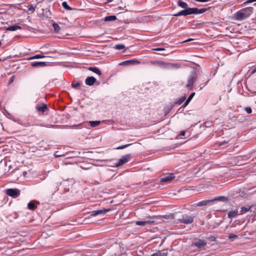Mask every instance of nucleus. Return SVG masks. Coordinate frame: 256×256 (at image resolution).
Instances as JSON below:
<instances>
[{
	"instance_id": "nucleus-45",
	"label": "nucleus",
	"mask_w": 256,
	"mask_h": 256,
	"mask_svg": "<svg viewBox=\"0 0 256 256\" xmlns=\"http://www.w3.org/2000/svg\"><path fill=\"white\" fill-rule=\"evenodd\" d=\"M192 40V39H188V40H186L184 41V42H189V41H190V40Z\"/></svg>"
},
{
	"instance_id": "nucleus-41",
	"label": "nucleus",
	"mask_w": 256,
	"mask_h": 256,
	"mask_svg": "<svg viewBox=\"0 0 256 256\" xmlns=\"http://www.w3.org/2000/svg\"><path fill=\"white\" fill-rule=\"evenodd\" d=\"M254 2L253 0H248L246 1L247 3H250V2Z\"/></svg>"
},
{
	"instance_id": "nucleus-28",
	"label": "nucleus",
	"mask_w": 256,
	"mask_h": 256,
	"mask_svg": "<svg viewBox=\"0 0 256 256\" xmlns=\"http://www.w3.org/2000/svg\"><path fill=\"white\" fill-rule=\"evenodd\" d=\"M194 93H192L190 94V95L189 96L186 102H185L184 106H186L190 102L193 96L194 95Z\"/></svg>"
},
{
	"instance_id": "nucleus-6",
	"label": "nucleus",
	"mask_w": 256,
	"mask_h": 256,
	"mask_svg": "<svg viewBox=\"0 0 256 256\" xmlns=\"http://www.w3.org/2000/svg\"><path fill=\"white\" fill-rule=\"evenodd\" d=\"M196 77L195 74H191L188 80V84L186 85V87L190 90L192 88V86L196 80Z\"/></svg>"
},
{
	"instance_id": "nucleus-44",
	"label": "nucleus",
	"mask_w": 256,
	"mask_h": 256,
	"mask_svg": "<svg viewBox=\"0 0 256 256\" xmlns=\"http://www.w3.org/2000/svg\"><path fill=\"white\" fill-rule=\"evenodd\" d=\"M113 0H107L106 3H109L112 2Z\"/></svg>"
},
{
	"instance_id": "nucleus-26",
	"label": "nucleus",
	"mask_w": 256,
	"mask_h": 256,
	"mask_svg": "<svg viewBox=\"0 0 256 256\" xmlns=\"http://www.w3.org/2000/svg\"><path fill=\"white\" fill-rule=\"evenodd\" d=\"M62 6L66 10H72V8L70 7L67 4L66 2H62Z\"/></svg>"
},
{
	"instance_id": "nucleus-47",
	"label": "nucleus",
	"mask_w": 256,
	"mask_h": 256,
	"mask_svg": "<svg viewBox=\"0 0 256 256\" xmlns=\"http://www.w3.org/2000/svg\"><path fill=\"white\" fill-rule=\"evenodd\" d=\"M255 69H256V68Z\"/></svg>"
},
{
	"instance_id": "nucleus-36",
	"label": "nucleus",
	"mask_w": 256,
	"mask_h": 256,
	"mask_svg": "<svg viewBox=\"0 0 256 256\" xmlns=\"http://www.w3.org/2000/svg\"><path fill=\"white\" fill-rule=\"evenodd\" d=\"M152 50H156V51H162L164 50L165 49L164 48H153L152 49Z\"/></svg>"
},
{
	"instance_id": "nucleus-13",
	"label": "nucleus",
	"mask_w": 256,
	"mask_h": 256,
	"mask_svg": "<svg viewBox=\"0 0 256 256\" xmlns=\"http://www.w3.org/2000/svg\"><path fill=\"white\" fill-rule=\"evenodd\" d=\"M31 66L33 67H44L46 66L45 62H34L31 64Z\"/></svg>"
},
{
	"instance_id": "nucleus-29",
	"label": "nucleus",
	"mask_w": 256,
	"mask_h": 256,
	"mask_svg": "<svg viewBox=\"0 0 256 256\" xmlns=\"http://www.w3.org/2000/svg\"><path fill=\"white\" fill-rule=\"evenodd\" d=\"M125 48V46L123 44H118L114 46V48L118 50H122Z\"/></svg>"
},
{
	"instance_id": "nucleus-40",
	"label": "nucleus",
	"mask_w": 256,
	"mask_h": 256,
	"mask_svg": "<svg viewBox=\"0 0 256 256\" xmlns=\"http://www.w3.org/2000/svg\"><path fill=\"white\" fill-rule=\"evenodd\" d=\"M185 133H186V132L185 131H182L180 134V136H184L185 135Z\"/></svg>"
},
{
	"instance_id": "nucleus-8",
	"label": "nucleus",
	"mask_w": 256,
	"mask_h": 256,
	"mask_svg": "<svg viewBox=\"0 0 256 256\" xmlns=\"http://www.w3.org/2000/svg\"><path fill=\"white\" fill-rule=\"evenodd\" d=\"M110 210L109 208H104L102 210H93L90 212V216H96L99 215V214H104L107 212H108Z\"/></svg>"
},
{
	"instance_id": "nucleus-34",
	"label": "nucleus",
	"mask_w": 256,
	"mask_h": 256,
	"mask_svg": "<svg viewBox=\"0 0 256 256\" xmlns=\"http://www.w3.org/2000/svg\"><path fill=\"white\" fill-rule=\"evenodd\" d=\"M130 144H126V145H124V146H122L118 147L117 148V149H118V150L123 149V148H124L128 147V146H130Z\"/></svg>"
},
{
	"instance_id": "nucleus-2",
	"label": "nucleus",
	"mask_w": 256,
	"mask_h": 256,
	"mask_svg": "<svg viewBox=\"0 0 256 256\" xmlns=\"http://www.w3.org/2000/svg\"><path fill=\"white\" fill-rule=\"evenodd\" d=\"M252 12V7H248L238 11L235 15L236 18L238 20H242L248 17Z\"/></svg>"
},
{
	"instance_id": "nucleus-39",
	"label": "nucleus",
	"mask_w": 256,
	"mask_h": 256,
	"mask_svg": "<svg viewBox=\"0 0 256 256\" xmlns=\"http://www.w3.org/2000/svg\"><path fill=\"white\" fill-rule=\"evenodd\" d=\"M14 76H12L11 77V78H10V83H12V82H13V81H14Z\"/></svg>"
},
{
	"instance_id": "nucleus-25",
	"label": "nucleus",
	"mask_w": 256,
	"mask_h": 256,
	"mask_svg": "<svg viewBox=\"0 0 256 256\" xmlns=\"http://www.w3.org/2000/svg\"><path fill=\"white\" fill-rule=\"evenodd\" d=\"M45 57L46 56L43 55L36 54L33 56L30 57V58H28V60H34V59H38V58H45Z\"/></svg>"
},
{
	"instance_id": "nucleus-4",
	"label": "nucleus",
	"mask_w": 256,
	"mask_h": 256,
	"mask_svg": "<svg viewBox=\"0 0 256 256\" xmlns=\"http://www.w3.org/2000/svg\"><path fill=\"white\" fill-rule=\"evenodd\" d=\"M6 194L14 198L18 197L20 194V190L16 188H9L6 190Z\"/></svg>"
},
{
	"instance_id": "nucleus-9",
	"label": "nucleus",
	"mask_w": 256,
	"mask_h": 256,
	"mask_svg": "<svg viewBox=\"0 0 256 256\" xmlns=\"http://www.w3.org/2000/svg\"><path fill=\"white\" fill-rule=\"evenodd\" d=\"M175 178V176L172 174H168L165 175L160 179V182H168L173 180Z\"/></svg>"
},
{
	"instance_id": "nucleus-35",
	"label": "nucleus",
	"mask_w": 256,
	"mask_h": 256,
	"mask_svg": "<svg viewBox=\"0 0 256 256\" xmlns=\"http://www.w3.org/2000/svg\"><path fill=\"white\" fill-rule=\"evenodd\" d=\"M245 110L248 114H250L252 111L251 108L249 107L246 108Z\"/></svg>"
},
{
	"instance_id": "nucleus-33",
	"label": "nucleus",
	"mask_w": 256,
	"mask_h": 256,
	"mask_svg": "<svg viewBox=\"0 0 256 256\" xmlns=\"http://www.w3.org/2000/svg\"><path fill=\"white\" fill-rule=\"evenodd\" d=\"M238 236L236 234H230L228 236V238L230 239H234V238H237Z\"/></svg>"
},
{
	"instance_id": "nucleus-15",
	"label": "nucleus",
	"mask_w": 256,
	"mask_h": 256,
	"mask_svg": "<svg viewBox=\"0 0 256 256\" xmlns=\"http://www.w3.org/2000/svg\"><path fill=\"white\" fill-rule=\"evenodd\" d=\"M152 222H154V221L152 220L136 221L135 222L136 225L142 226H146L148 224H152Z\"/></svg>"
},
{
	"instance_id": "nucleus-23",
	"label": "nucleus",
	"mask_w": 256,
	"mask_h": 256,
	"mask_svg": "<svg viewBox=\"0 0 256 256\" xmlns=\"http://www.w3.org/2000/svg\"><path fill=\"white\" fill-rule=\"evenodd\" d=\"M90 126L92 127H95L96 126H98L100 122L98 120H96V121H90Z\"/></svg>"
},
{
	"instance_id": "nucleus-5",
	"label": "nucleus",
	"mask_w": 256,
	"mask_h": 256,
	"mask_svg": "<svg viewBox=\"0 0 256 256\" xmlns=\"http://www.w3.org/2000/svg\"><path fill=\"white\" fill-rule=\"evenodd\" d=\"M178 220L185 224H189L193 222L194 217L186 214L182 216V218H178Z\"/></svg>"
},
{
	"instance_id": "nucleus-20",
	"label": "nucleus",
	"mask_w": 256,
	"mask_h": 256,
	"mask_svg": "<svg viewBox=\"0 0 256 256\" xmlns=\"http://www.w3.org/2000/svg\"><path fill=\"white\" fill-rule=\"evenodd\" d=\"M151 256H167V253L165 252L158 251L153 254Z\"/></svg>"
},
{
	"instance_id": "nucleus-10",
	"label": "nucleus",
	"mask_w": 256,
	"mask_h": 256,
	"mask_svg": "<svg viewBox=\"0 0 256 256\" xmlns=\"http://www.w3.org/2000/svg\"><path fill=\"white\" fill-rule=\"evenodd\" d=\"M206 242L202 240H196L194 242V244L198 248H202L206 244Z\"/></svg>"
},
{
	"instance_id": "nucleus-19",
	"label": "nucleus",
	"mask_w": 256,
	"mask_h": 256,
	"mask_svg": "<svg viewBox=\"0 0 256 256\" xmlns=\"http://www.w3.org/2000/svg\"><path fill=\"white\" fill-rule=\"evenodd\" d=\"M238 214V212L236 210H232L228 212V217L229 218H236Z\"/></svg>"
},
{
	"instance_id": "nucleus-17",
	"label": "nucleus",
	"mask_w": 256,
	"mask_h": 256,
	"mask_svg": "<svg viewBox=\"0 0 256 256\" xmlns=\"http://www.w3.org/2000/svg\"><path fill=\"white\" fill-rule=\"evenodd\" d=\"M178 6H180V7H181L182 8H188V4L186 2H182L181 0H178Z\"/></svg>"
},
{
	"instance_id": "nucleus-46",
	"label": "nucleus",
	"mask_w": 256,
	"mask_h": 256,
	"mask_svg": "<svg viewBox=\"0 0 256 256\" xmlns=\"http://www.w3.org/2000/svg\"><path fill=\"white\" fill-rule=\"evenodd\" d=\"M253 1H254V2H255V1H256V0H253Z\"/></svg>"
},
{
	"instance_id": "nucleus-31",
	"label": "nucleus",
	"mask_w": 256,
	"mask_h": 256,
	"mask_svg": "<svg viewBox=\"0 0 256 256\" xmlns=\"http://www.w3.org/2000/svg\"><path fill=\"white\" fill-rule=\"evenodd\" d=\"M226 199L227 198L224 196H218V197H217V198L213 199L212 200H214H214L224 201V200H226Z\"/></svg>"
},
{
	"instance_id": "nucleus-14",
	"label": "nucleus",
	"mask_w": 256,
	"mask_h": 256,
	"mask_svg": "<svg viewBox=\"0 0 256 256\" xmlns=\"http://www.w3.org/2000/svg\"><path fill=\"white\" fill-rule=\"evenodd\" d=\"M214 202V200H202L201 202H198L196 204V206H206V205L208 204H210V202Z\"/></svg>"
},
{
	"instance_id": "nucleus-11",
	"label": "nucleus",
	"mask_w": 256,
	"mask_h": 256,
	"mask_svg": "<svg viewBox=\"0 0 256 256\" xmlns=\"http://www.w3.org/2000/svg\"><path fill=\"white\" fill-rule=\"evenodd\" d=\"M140 62L137 60H128L124 62H123L120 64V66H124V65H128V64H140Z\"/></svg>"
},
{
	"instance_id": "nucleus-42",
	"label": "nucleus",
	"mask_w": 256,
	"mask_h": 256,
	"mask_svg": "<svg viewBox=\"0 0 256 256\" xmlns=\"http://www.w3.org/2000/svg\"><path fill=\"white\" fill-rule=\"evenodd\" d=\"M256 72V69H254L252 72V74H254V72Z\"/></svg>"
},
{
	"instance_id": "nucleus-22",
	"label": "nucleus",
	"mask_w": 256,
	"mask_h": 256,
	"mask_svg": "<svg viewBox=\"0 0 256 256\" xmlns=\"http://www.w3.org/2000/svg\"><path fill=\"white\" fill-rule=\"evenodd\" d=\"M47 108V105L43 104L42 106H38L36 108L38 111L44 112Z\"/></svg>"
},
{
	"instance_id": "nucleus-37",
	"label": "nucleus",
	"mask_w": 256,
	"mask_h": 256,
	"mask_svg": "<svg viewBox=\"0 0 256 256\" xmlns=\"http://www.w3.org/2000/svg\"><path fill=\"white\" fill-rule=\"evenodd\" d=\"M80 86V84L78 83V82H77L76 83V84H72V86L74 88H78V86Z\"/></svg>"
},
{
	"instance_id": "nucleus-43",
	"label": "nucleus",
	"mask_w": 256,
	"mask_h": 256,
	"mask_svg": "<svg viewBox=\"0 0 256 256\" xmlns=\"http://www.w3.org/2000/svg\"><path fill=\"white\" fill-rule=\"evenodd\" d=\"M61 156L60 155H59L58 154H55V156L56 157V158H58V157H60V156Z\"/></svg>"
},
{
	"instance_id": "nucleus-16",
	"label": "nucleus",
	"mask_w": 256,
	"mask_h": 256,
	"mask_svg": "<svg viewBox=\"0 0 256 256\" xmlns=\"http://www.w3.org/2000/svg\"><path fill=\"white\" fill-rule=\"evenodd\" d=\"M21 28H22L20 26L14 25L8 27L6 30L8 31H16L18 30H20Z\"/></svg>"
},
{
	"instance_id": "nucleus-38",
	"label": "nucleus",
	"mask_w": 256,
	"mask_h": 256,
	"mask_svg": "<svg viewBox=\"0 0 256 256\" xmlns=\"http://www.w3.org/2000/svg\"><path fill=\"white\" fill-rule=\"evenodd\" d=\"M185 99H186L185 97L182 98L181 100H180V101L179 102L178 104H182L184 100Z\"/></svg>"
},
{
	"instance_id": "nucleus-32",
	"label": "nucleus",
	"mask_w": 256,
	"mask_h": 256,
	"mask_svg": "<svg viewBox=\"0 0 256 256\" xmlns=\"http://www.w3.org/2000/svg\"><path fill=\"white\" fill-rule=\"evenodd\" d=\"M28 10L29 11H30L32 13H33L36 10V6H34L32 5H30V6H28Z\"/></svg>"
},
{
	"instance_id": "nucleus-12",
	"label": "nucleus",
	"mask_w": 256,
	"mask_h": 256,
	"mask_svg": "<svg viewBox=\"0 0 256 256\" xmlns=\"http://www.w3.org/2000/svg\"><path fill=\"white\" fill-rule=\"evenodd\" d=\"M96 82V79L94 76L88 77L85 81L86 84L88 86H92Z\"/></svg>"
},
{
	"instance_id": "nucleus-21",
	"label": "nucleus",
	"mask_w": 256,
	"mask_h": 256,
	"mask_svg": "<svg viewBox=\"0 0 256 256\" xmlns=\"http://www.w3.org/2000/svg\"><path fill=\"white\" fill-rule=\"evenodd\" d=\"M89 70L92 72L98 74L99 76L101 74V72L98 68L96 67H90Z\"/></svg>"
},
{
	"instance_id": "nucleus-7",
	"label": "nucleus",
	"mask_w": 256,
	"mask_h": 256,
	"mask_svg": "<svg viewBox=\"0 0 256 256\" xmlns=\"http://www.w3.org/2000/svg\"><path fill=\"white\" fill-rule=\"evenodd\" d=\"M130 157V154H127L122 156V158L118 160V162L115 164V166L118 167L122 166L125 163L129 161Z\"/></svg>"
},
{
	"instance_id": "nucleus-18",
	"label": "nucleus",
	"mask_w": 256,
	"mask_h": 256,
	"mask_svg": "<svg viewBox=\"0 0 256 256\" xmlns=\"http://www.w3.org/2000/svg\"><path fill=\"white\" fill-rule=\"evenodd\" d=\"M251 206H248V207H244V206H242L240 208V214H245L246 213V212H248V211H249L250 208H251Z\"/></svg>"
},
{
	"instance_id": "nucleus-27",
	"label": "nucleus",
	"mask_w": 256,
	"mask_h": 256,
	"mask_svg": "<svg viewBox=\"0 0 256 256\" xmlns=\"http://www.w3.org/2000/svg\"><path fill=\"white\" fill-rule=\"evenodd\" d=\"M28 207L30 210H34L36 208V206L34 202H30L28 204Z\"/></svg>"
},
{
	"instance_id": "nucleus-24",
	"label": "nucleus",
	"mask_w": 256,
	"mask_h": 256,
	"mask_svg": "<svg viewBox=\"0 0 256 256\" xmlns=\"http://www.w3.org/2000/svg\"><path fill=\"white\" fill-rule=\"evenodd\" d=\"M116 19V18L115 16H106L104 18L105 21H112Z\"/></svg>"
},
{
	"instance_id": "nucleus-3",
	"label": "nucleus",
	"mask_w": 256,
	"mask_h": 256,
	"mask_svg": "<svg viewBox=\"0 0 256 256\" xmlns=\"http://www.w3.org/2000/svg\"><path fill=\"white\" fill-rule=\"evenodd\" d=\"M150 64L158 66H159L162 68H179V65L178 64H168L166 63L164 61L162 60H155V61H150Z\"/></svg>"
},
{
	"instance_id": "nucleus-30",
	"label": "nucleus",
	"mask_w": 256,
	"mask_h": 256,
	"mask_svg": "<svg viewBox=\"0 0 256 256\" xmlns=\"http://www.w3.org/2000/svg\"><path fill=\"white\" fill-rule=\"evenodd\" d=\"M53 27L56 32H58L60 31V27L57 24L54 23L53 24Z\"/></svg>"
},
{
	"instance_id": "nucleus-1",
	"label": "nucleus",
	"mask_w": 256,
	"mask_h": 256,
	"mask_svg": "<svg viewBox=\"0 0 256 256\" xmlns=\"http://www.w3.org/2000/svg\"><path fill=\"white\" fill-rule=\"evenodd\" d=\"M206 10V8H187L185 10L179 12L178 13L174 14V16H188L192 14H200L204 12Z\"/></svg>"
}]
</instances>
